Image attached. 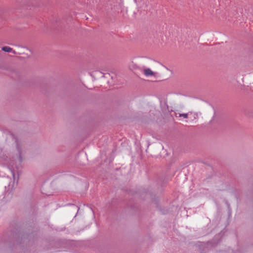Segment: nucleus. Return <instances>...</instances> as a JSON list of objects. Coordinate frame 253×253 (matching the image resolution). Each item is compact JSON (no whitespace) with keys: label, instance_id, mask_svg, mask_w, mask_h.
I'll list each match as a JSON object with an SVG mask.
<instances>
[{"label":"nucleus","instance_id":"nucleus-1","mask_svg":"<svg viewBox=\"0 0 253 253\" xmlns=\"http://www.w3.org/2000/svg\"><path fill=\"white\" fill-rule=\"evenodd\" d=\"M144 74L146 76H152L155 75V73L150 69L146 68L144 70Z\"/></svg>","mask_w":253,"mask_h":253},{"label":"nucleus","instance_id":"nucleus-2","mask_svg":"<svg viewBox=\"0 0 253 253\" xmlns=\"http://www.w3.org/2000/svg\"><path fill=\"white\" fill-rule=\"evenodd\" d=\"M1 49L2 51L6 52H13V53L15 54L16 52L14 50H13L12 48H11L9 46H3L1 48Z\"/></svg>","mask_w":253,"mask_h":253},{"label":"nucleus","instance_id":"nucleus-3","mask_svg":"<svg viewBox=\"0 0 253 253\" xmlns=\"http://www.w3.org/2000/svg\"><path fill=\"white\" fill-rule=\"evenodd\" d=\"M178 117H182L186 119V118H188V114H180V113H178Z\"/></svg>","mask_w":253,"mask_h":253},{"label":"nucleus","instance_id":"nucleus-4","mask_svg":"<svg viewBox=\"0 0 253 253\" xmlns=\"http://www.w3.org/2000/svg\"><path fill=\"white\" fill-rule=\"evenodd\" d=\"M177 113H175V116H176V117H177Z\"/></svg>","mask_w":253,"mask_h":253}]
</instances>
